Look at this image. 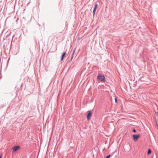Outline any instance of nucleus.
I'll use <instances>...</instances> for the list:
<instances>
[{"label": "nucleus", "instance_id": "obj_6", "mask_svg": "<svg viewBox=\"0 0 158 158\" xmlns=\"http://www.w3.org/2000/svg\"><path fill=\"white\" fill-rule=\"evenodd\" d=\"M66 54V53L65 52H64L62 55L61 57V60L62 61L63 60L64 57L65 56Z\"/></svg>", "mask_w": 158, "mask_h": 158}, {"label": "nucleus", "instance_id": "obj_7", "mask_svg": "<svg viewBox=\"0 0 158 158\" xmlns=\"http://www.w3.org/2000/svg\"><path fill=\"white\" fill-rule=\"evenodd\" d=\"M155 117L156 119V120H157V122H156V124L158 127V114H157V115H156L155 116Z\"/></svg>", "mask_w": 158, "mask_h": 158}, {"label": "nucleus", "instance_id": "obj_13", "mask_svg": "<svg viewBox=\"0 0 158 158\" xmlns=\"http://www.w3.org/2000/svg\"><path fill=\"white\" fill-rule=\"evenodd\" d=\"M0 158H2V156L0 155Z\"/></svg>", "mask_w": 158, "mask_h": 158}, {"label": "nucleus", "instance_id": "obj_4", "mask_svg": "<svg viewBox=\"0 0 158 158\" xmlns=\"http://www.w3.org/2000/svg\"><path fill=\"white\" fill-rule=\"evenodd\" d=\"M91 113L90 112H89L87 115V118L89 120L91 117Z\"/></svg>", "mask_w": 158, "mask_h": 158}, {"label": "nucleus", "instance_id": "obj_10", "mask_svg": "<svg viewBox=\"0 0 158 158\" xmlns=\"http://www.w3.org/2000/svg\"><path fill=\"white\" fill-rule=\"evenodd\" d=\"M157 114H158V112H155V116L156 115H157Z\"/></svg>", "mask_w": 158, "mask_h": 158}, {"label": "nucleus", "instance_id": "obj_8", "mask_svg": "<svg viewBox=\"0 0 158 158\" xmlns=\"http://www.w3.org/2000/svg\"><path fill=\"white\" fill-rule=\"evenodd\" d=\"M151 153V151L150 149H149L148 152V154L149 155Z\"/></svg>", "mask_w": 158, "mask_h": 158}, {"label": "nucleus", "instance_id": "obj_5", "mask_svg": "<svg viewBox=\"0 0 158 158\" xmlns=\"http://www.w3.org/2000/svg\"><path fill=\"white\" fill-rule=\"evenodd\" d=\"M98 6V4H96L95 5V6L94 7V8L93 10V15H94L95 14V11L96 10L97 7Z\"/></svg>", "mask_w": 158, "mask_h": 158}, {"label": "nucleus", "instance_id": "obj_11", "mask_svg": "<svg viewBox=\"0 0 158 158\" xmlns=\"http://www.w3.org/2000/svg\"><path fill=\"white\" fill-rule=\"evenodd\" d=\"M115 102L117 103V99L116 98H115Z\"/></svg>", "mask_w": 158, "mask_h": 158}, {"label": "nucleus", "instance_id": "obj_9", "mask_svg": "<svg viewBox=\"0 0 158 158\" xmlns=\"http://www.w3.org/2000/svg\"><path fill=\"white\" fill-rule=\"evenodd\" d=\"M110 156V155H109L106 156V158H109Z\"/></svg>", "mask_w": 158, "mask_h": 158}, {"label": "nucleus", "instance_id": "obj_3", "mask_svg": "<svg viewBox=\"0 0 158 158\" xmlns=\"http://www.w3.org/2000/svg\"><path fill=\"white\" fill-rule=\"evenodd\" d=\"M20 148V147L19 146H15L12 148L13 152H15Z\"/></svg>", "mask_w": 158, "mask_h": 158}, {"label": "nucleus", "instance_id": "obj_12", "mask_svg": "<svg viewBox=\"0 0 158 158\" xmlns=\"http://www.w3.org/2000/svg\"><path fill=\"white\" fill-rule=\"evenodd\" d=\"M133 131L134 132H136V131L135 129H134L133 130Z\"/></svg>", "mask_w": 158, "mask_h": 158}, {"label": "nucleus", "instance_id": "obj_2", "mask_svg": "<svg viewBox=\"0 0 158 158\" xmlns=\"http://www.w3.org/2000/svg\"><path fill=\"white\" fill-rule=\"evenodd\" d=\"M97 79L98 80H100L101 81H105V77L104 76H101L99 75H98L97 76Z\"/></svg>", "mask_w": 158, "mask_h": 158}, {"label": "nucleus", "instance_id": "obj_1", "mask_svg": "<svg viewBox=\"0 0 158 158\" xmlns=\"http://www.w3.org/2000/svg\"><path fill=\"white\" fill-rule=\"evenodd\" d=\"M132 137L134 141L136 142L140 137V135H133Z\"/></svg>", "mask_w": 158, "mask_h": 158}]
</instances>
